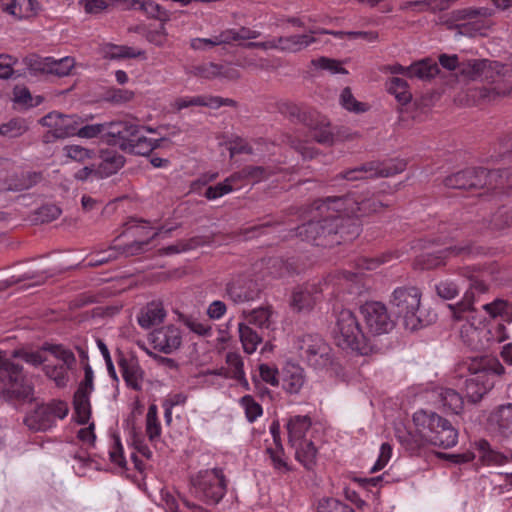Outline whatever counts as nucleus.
I'll use <instances>...</instances> for the list:
<instances>
[{
  "instance_id": "nucleus-1",
  "label": "nucleus",
  "mask_w": 512,
  "mask_h": 512,
  "mask_svg": "<svg viewBox=\"0 0 512 512\" xmlns=\"http://www.w3.org/2000/svg\"><path fill=\"white\" fill-rule=\"evenodd\" d=\"M379 195L348 194L322 199V237L325 245L350 241L359 235L356 217L369 215L388 207Z\"/></svg>"
},
{
  "instance_id": "nucleus-2",
  "label": "nucleus",
  "mask_w": 512,
  "mask_h": 512,
  "mask_svg": "<svg viewBox=\"0 0 512 512\" xmlns=\"http://www.w3.org/2000/svg\"><path fill=\"white\" fill-rule=\"evenodd\" d=\"M43 347L39 350L21 348L14 350L10 356L0 350V398L5 401L29 400L32 397V384L26 379L22 367L12 361L21 359L37 367L46 361Z\"/></svg>"
},
{
  "instance_id": "nucleus-3",
  "label": "nucleus",
  "mask_w": 512,
  "mask_h": 512,
  "mask_svg": "<svg viewBox=\"0 0 512 512\" xmlns=\"http://www.w3.org/2000/svg\"><path fill=\"white\" fill-rule=\"evenodd\" d=\"M109 142L120 147L123 151L148 155L160 146L162 138H148L146 133H156V129L140 126L131 121L114 122L109 126Z\"/></svg>"
},
{
  "instance_id": "nucleus-4",
  "label": "nucleus",
  "mask_w": 512,
  "mask_h": 512,
  "mask_svg": "<svg viewBox=\"0 0 512 512\" xmlns=\"http://www.w3.org/2000/svg\"><path fill=\"white\" fill-rule=\"evenodd\" d=\"M331 337L334 343L344 350L355 351L367 355L372 351L371 340L361 328L358 318L349 309H342L335 315L331 327Z\"/></svg>"
},
{
  "instance_id": "nucleus-5",
  "label": "nucleus",
  "mask_w": 512,
  "mask_h": 512,
  "mask_svg": "<svg viewBox=\"0 0 512 512\" xmlns=\"http://www.w3.org/2000/svg\"><path fill=\"white\" fill-rule=\"evenodd\" d=\"M413 422L420 436L431 445L448 449L458 442V431L451 422L433 411H416Z\"/></svg>"
},
{
  "instance_id": "nucleus-6",
  "label": "nucleus",
  "mask_w": 512,
  "mask_h": 512,
  "mask_svg": "<svg viewBox=\"0 0 512 512\" xmlns=\"http://www.w3.org/2000/svg\"><path fill=\"white\" fill-rule=\"evenodd\" d=\"M289 442L296 450L297 459L307 468L313 469L317 463V438L307 416L291 417L287 423Z\"/></svg>"
},
{
  "instance_id": "nucleus-7",
  "label": "nucleus",
  "mask_w": 512,
  "mask_h": 512,
  "mask_svg": "<svg viewBox=\"0 0 512 512\" xmlns=\"http://www.w3.org/2000/svg\"><path fill=\"white\" fill-rule=\"evenodd\" d=\"M505 373L504 366L496 358H483L479 367L465 381V393L469 401L479 402L495 385L494 377Z\"/></svg>"
},
{
  "instance_id": "nucleus-8",
  "label": "nucleus",
  "mask_w": 512,
  "mask_h": 512,
  "mask_svg": "<svg viewBox=\"0 0 512 512\" xmlns=\"http://www.w3.org/2000/svg\"><path fill=\"white\" fill-rule=\"evenodd\" d=\"M474 298L472 293H465L463 299L456 305H448L455 321H466L459 328L463 342L475 350L485 349L482 339L483 329L475 326Z\"/></svg>"
},
{
  "instance_id": "nucleus-9",
  "label": "nucleus",
  "mask_w": 512,
  "mask_h": 512,
  "mask_svg": "<svg viewBox=\"0 0 512 512\" xmlns=\"http://www.w3.org/2000/svg\"><path fill=\"white\" fill-rule=\"evenodd\" d=\"M420 301L421 293L415 287H399L392 294V308L403 319L405 327L411 331L422 325L419 316Z\"/></svg>"
},
{
  "instance_id": "nucleus-10",
  "label": "nucleus",
  "mask_w": 512,
  "mask_h": 512,
  "mask_svg": "<svg viewBox=\"0 0 512 512\" xmlns=\"http://www.w3.org/2000/svg\"><path fill=\"white\" fill-rule=\"evenodd\" d=\"M196 495L210 504L218 503L226 492V483L222 470L201 471L193 480Z\"/></svg>"
},
{
  "instance_id": "nucleus-11",
  "label": "nucleus",
  "mask_w": 512,
  "mask_h": 512,
  "mask_svg": "<svg viewBox=\"0 0 512 512\" xmlns=\"http://www.w3.org/2000/svg\"><path fill=\"white\" fill-rule=\"evenodd\" d=\"M360 312L366 325L365 333L369 338L388 333L393 328L388 310L380 302H366L361 306Z\"/></svg>"
},
{
  "instance_id": "nucleus-12",
  "label": "nucleus",
  "mask_w": 512,
  "mask_h": 512,
  "mask_svg": "<svg viewBox=\"0 0 512 512\" xmlns=\"http://www.w3.org/2000/svg\"><path fill=\"white\" fill-rule=\"evenodd\" d=\"M43 349L62 362L60 365L45 364L43 369L46 376L52 379L57 386H65L68 382V370L74 366L76 361L73 352L62 345L53 344H45Z\"/></svg>"
},
{
  "instance_id": "nucleus-13",
  "label": "nucleus",
  "mask_w": 512,
  "mask_h": 512,
  "mask_svg": "<svg viewBox=\"0 0 512 512\" xmlns=\"http://www.w3.org/2000/svg\"><path fill=\"white\" fill-rule=\"evenodd\" d=\"M403 169V163L396 165L392 162H369L341 173L340 177L348 181H355L370 177H390L401 172Z\"/></svg>"
},
{
  "instance_id": "nucleus-14",
  "label": "nucleus",
  "mask_w": 512,
  "mask_h": 512,
  "mask_svg": "<svg viewBox=\"0 0 512 512\" xmlns=\"http://www.w3.org/2000/svg\"><path fill=\"white\" fill-rule=\"evenodd\" d=\"M317 35L316 30H310L307 34L280 37L261 43H249V46L277 49L283 52H298L314 43L317 40Z\"/></svg>"
},
{
  "instance_id": "nucleus-15",
  "label": "nucleus",
  "mask_w": 512,
  "mask_h": 512,
  "mask_svg": "<svg viewBox=\"0 0 512 512\" xmlns=\"http://www.w3.org/2000/svg\"><path fill=\"white\" fill-rule=\"evenodd\" d=\"M153 348L164 354H171L182 344V332L175 325H166L154 330L149 335Z\"/></svg>"
},
{
  "instance_id": "nucleus-16",
  "label": "nucleus",
  "mask_w": 512,
  "mask_h": 512,
  "mask_svg": "<svg viewBox=\"0 0 512 512\" xmlns=\"http://www.w3.org/2000/svg\"><path fill=\"white\" fill-rule=\"evenodd\" d=\"M76 115H63L58 112H51L41 119V124L48 128V132L55 138L74 136L77 131Z\"/></svg>"
},
{
  "instance_id": "nucleus-17",
  "label": "nucleus",
  "mask_w": 512,
  "mask_h": 512,
  "mask_svg": "<svg viewBox=\"0 0 512 512\" xmlns=\"http://www.w3.org/2000/svg\"><path fill=\"white\" fill-rule=\"evenodd\" d=\"M494 172H487L484 168H471L453 175L448 176L444 183L448 188L453 189H470L483 185V178L490 175L494 176Z\"/></svg>"
},
{
  "instance_id": "nucleus-18",
  "label": "nucleus",
  "mask_w": 512,
  "mask_h": 512,
  "mask_svg": "<svg viewBox=\"0 0 512 512\" xmlns=\"http://www.w3.org/2000/svg\"><path fill=\"white\" fill-rule=\"evenodd\" d=\"M488 427L498 435L508 438L512 436V403H504L494 407L487 417Z\"/></svg>"
},
{
  "instance_id": "nucleus-19",
  "label": "nucleus",
  "mask_w": 512,
  "mask_h": 512,
  "mask_svg": "<svg viewBox=\"0 0 512 512\" xmlns=\"http://www.w3.org/2000/svg\"><path fill=\"white\" fill-rule=\"evenodd\" d=\"M499 64L486 59H470L460 63L459 74L468 80L490 79L494 71H499Z\"/></svg>"
},
{
  "instance_id": "nucleus-20",
  "label": "nucleus",
  "mask_w": 512,
  "mask_h": 512,
  "mask_svg": "<svg viewBox=\"0 0 512 512\" xmlns=\"http://www.w3.org/2000/svg\"><path fill=\"white\" fill-rule=\"evenodd\" d=\"M192 73L205 80L223 79L230 81L240 76L239 70L232 64L204 63L194 67Z\"/></svg>"
},
{
  "instance_id": "nucleus-21",
  "label": "nucleus",
  "mask_w": 512,
  "mask_h": 512,
  "mask_svg": "<svg viewBox=\"0 0 512 512\" xmlns=\"http://www.w3.org/2000/svg\"><path fill=\"white\" fill-rule=\"evenodd\" d=\"M123 165L124 158L122 155L111 149L103 150L100 154V163L95 170V177H109L121 169Z\"/></svg>"
},
{
  "instance_id": "nucleus-22",
  "label": "nucleus",
  "mask_w": 512,
  "mask_h": 512,
  "mask_svg": "<svg viewBox=\"0 0 512 512\" xmlns=\"http://www.w3.org/2000/svg\"><path fill=\"white\" fill-rule=\"evenodd\" d=\"M165 317L166 311L163 304L159 301H152L140 310L137 315V322L140 327L149 329L163 322Z\"/></svg>"
},
{
  "instance_id": "nucleus-23",
  "label": "nucleus",
  "mask_w": 512,
  "mask_h": 512,
  "mask_svg": "<svg viewBox=\"0 0 512 512\" xmlns=\"http://www.w3.org/2000/svg\"><path fill=\"white\" fill-rule=\"evenodd\" d=\"M123 9L125 10H141L148 17L159 20L160 22H167L169 14L159 4L150 0H121Z\"/></svg>"
},
{
  "instance_id": "nucleus-24",
  "label": "nucleus",
  "mask_w": 512,
  "mask_h": 512,
  "mask_svg": "<svg viewBox=\"0 0 512 512\" xmlns=\"http://www.w3.org/2000/svg\"><path fill=\"white\" fill-rule=\"evenodd\" d=\"M232 103L229 99H222L216 96H186L178 98L175 101V108L178 110H182L188 108L190 106H205L211 109H217L222 105H228Z\"/></svg>"
},
{
  "instance_id": "nucleus-25",
  "label": "nucleus",
  "mask_w": 512,
  "mask_h": 512,
  "mask_svg": "<svg viewBox=\"0 0 512 512\" xmlns=\"http://www.w3.org/2000/svg\"><path fill=\"white\" fill-rule=\"evenodd\" d=\"M74 65V58L69 56L58 60L52 57H46L38 61L35 69L45 73L55 74L57 76H66L70 73Z\"/></svg>"
},
{
  "instance_id": "nucleus-26",
  "label": "nucleus",
  "mask_w": 512,
  "mask_h": 512,
  "mask_svg": "<svg viewBox=\"0 0 512 512\" xmlns=\"http://www.w3.org/2000/svg\"><path fill=\"white\" fill-rule=\"evenodd\" d=\"M466 251V247L447 246L436 252L422 254L418 258L417 264L420 265L422 269H432L441 265L448 255H460Z\"/></svg>"
},
{
  "instance_id": "nucleus-27",
  "label": "nucleus",
  "mask_w": 512,
  "mask_h": 512,
  "mask_svg": "<svg viewBox=\"0 0 512 512\" xmlns=\"http://www.w3.org/2000/svg\"><path fill=\"white\" fill-rule=\"evenodd\" d=\"M246 177L244 173H234L230 177L226 178L223 182L218 183L214 186H209L204 195L208 200L218 199L230 192L241 188L242 184L240 181Z\"/></svg>"
},
{
  "instance_id": "nucleus-28",
  "label": "nucleus",
  "mask_w": 512,
  "mask_h": 512,
  "mask_svg": "<svg viewBox=\"0 0 512 512\" xmlns=\"http://www.w3.org/2000/svg\"><path fill=\"white\" fill-rule=\"evenodd\" d=\"M49 413L50 410L46 404L39 405L25 417L24 422L31 430L46 431L54 426Z\"/></svg>"
},
{
  "instance_id": "nucleus-29",
  "label": "nucleus",
  "mask_w": 512,
  "mask_h": 512,
  "mask_svg": "<svg viewBox=\"0 0 512 512\" xmlns=\"http://www.w3.org/2000/svg\"><path fill=\"white\" fill-rule=\"evenodd\" d=\"M305 376L303 369L293 363H287L283 369V387L289 393H298L303 387Z\"/></svg>"
},
{
  "instance_id": "nucleus-30",
  "label": "nucleus",
  "mask_w": 512,
  "mask_h": 512,
  "mask_svg": "<svg viewBox=\"0 0 512 512\" xmlns=\"http://www.w3.org/2000/svg\"><path fill=\"white\" fill-rule=\"evenodd\" d=\"M39 9L35 0H11L5 5L4 10L17 19L30 18Z\"/></svg>"
},
{
  "instance_id": "nucleus-31",
  "label": "nucleus",
  "mask_w": 512,
  "mask_h": 512,
  "mask_svg": "<svg viewBox=\"0 0 512 512\" xmlns=\"http://www.w3.org/2000/svg\"><path fill=\"white\" fill-rule=\"evenodd\" d=\"M101 54L108 59H126L142 57L145 55V52L126 45L107 43L101 47Z\"/></svg>"
},
{
  "instance_id": "nucleus-32",
  "label": "nucleus",
  "mask_w": 512,
  "mask_h": 512,
  "mask_svg": "<svg viewBox=\"0 0 512 512\" xmlns=\"http://www.w3.org/2000/svg\"><path fill=\"white\" fill-rule=\"evenodd\" d=\"M437 395L443 408L451 413L459 414L463 410L464 401L462 396L451 388H439Z\"/></svg>"
},
{
  "instance_id": "nucleus-33",
  "label": "nucleus",
  "mask_w": 512,
  "mask_h": 512,
  "mask_svg": "<svg viewBox=\"0 0 512 512\" xmlns=\"http://www.w3.org/2000/svg\"><path fill=\"white\" fill-rule=\"evenodd\" d=\"M145 431L151 443L156 444L160 440L162 427L158 419V409L155 404L150 405L148 408L145 420Z\"/></svg>"
},
{
  "instance_id": "nucleus-34",
  "label": "nucleus",
  "mask_w": 512,
  "mask_h": 512,
  "mask_svg": "<svg viewBox=\"0 0 512 512\" xmlns=\"http://www.w3.org/2000/svg\"><path fill=\"white\" fill-rule=\"evenodd\" d=\"M386 85L387 91L394 95L399 104L406 105L411 101L412 94L409 91L408 83L404 79L392 77Z\"/></svg>"
},
{
  "instance_id": "nucleus-35",
  "label": "nucleus",
  "mask_w": 512,
  "mask_h": 512,
  "mask_svg": "<svg viewBox=\"0 0 512 512\" xmlns=\"http://www.w3.org/2000/svg\"><path fill=\"white\" fill-rule=\"evenodd\" d=\"M238 331L244 352L253 354L262 341L261 337L245 323H239Z\"/></svg>"
},
{
  "instance_id": "nucleus-36",
  "label": "nucleus",
  "mask_w": 512,
  "mask_h": 512,
  "mask_svg": "<svg viewBox=\"0 0 512 512\" xmlns=\"http://www.w3.org/2000/svg\"><path fill=\"white\" fill-rule=\"evenodd\" d=\"M479 457L486 465L500 466L508 462V457L491 449L490 444L485 440L478 442Z\"/></svg>"
},
{
  "instance_id": "nucleus-37",
  "label": "nucleus",
  "mask_w": 512,
  "mask_h": 512,
  "mask_svg": "<svg viewBox=\"0 0 512 512\" xmlns=\"http://www.w3.org/2000/svg\"><path fill=\"white\" fill-rule=\"evenodd\" d=\"M439 72L437 63L430 59H423L410 65V77L429 79Z\"/></svg>"
},
{
  "instance_id": "nucleus-38",
  "label": "nucleus",
  "mask_w": 512,
  "mask_h": 512,
  "mask_svg": "<svg viewBox=\"0 0 512 512\" xmlns=\"http://www.w3.org/2000/svg\"><path fill=\"white\" fill-rule=\"evenodd\" d=\"M89 395L76 392L74 395L75 418L79 424L88 423L91 416Z\"/></svg>"
},
{
  "instance_id": "nucleus-39",
  "label": "nucleus",
  "mask_w": 512,
  "mask_h": 512,
  "mask_svg": "<svg viewBox=\"0 0 512 512\" xmlns=\"http://www.w3.org/2000/svg\"><path fill=\"white\" fill-rule=\"evenodd\" d=\"M227 369H220L215 374L224 376L225 378L235 379L242 374L244 371V364L240 355L236 353H229L226 357Z\"/></svg>"
},
{
  "instance_id": "nucleus-40",
  "label": "nucleus",
  "mask_w": 512,
  "mask_h": 512,
  "mask_svg": "<svg viewBox=\"0 0 512 512\" xmlns=\"http://www.w3.org/2000/svg\"><path fill=\"white\" fill-rule=\"evenodd\" d=\"M272 310L268 307H261L252 310L245 317L249 324H253L259 328L269 329L272 324Z\"/></svg>"
},
{
  "instance_id": "nucleus-41",
  "label": "nucleus",
  "mask_w": 512,
  "mask_h": 512,
  "mask_svg": "<svg viewBox=\"0 0 512 512\" xmlns=\"http://www.w3.org/2000/svg\"><path fill=\"white\" fill-rule=\"evenodd\" d=\"M482 339L485 343V349L493 344H499L509 338L508 331L504 324H496L489 329H483Z\"/></svg>"
},
{
  "instance_id": "nucleus-42",
  "label": "nucleus",
  "mask_w": 512,
  "mask_h": 512,
  "mask_svg": "<svg viewBox=\"0 0 512 512\" xmlns=\"http://www.w3.org/2000/svg\"><path fill=\"white\" fill-rule=\"evenodd\" d=\"M239 405L244 410L245 417L249 423L255 422L263 415V408L251 395H245L239 400Z\"/></svg>"
},
{
  "instance_id": "nucleus-43",
  "label": "nucleus",
  "mask_w": 512,
  "mask_h": 512,
  "mask_svg": "<svg viewBox=\"0 0 512 512\" xmlns=\"http://www.w3.org/2000/svg\"><path fill=\"white\" fill-rule=\"evenodd\" d=\"M223 43L229 44L233 41L256 39L260 33L250 28L241 27L238 29H226L221 32Z\"/></svg>"
},
{
  "instance_id": "nucleus-44",
  "label": "nucleus",
  "mask_w": 512,
  "mask_h": 512,
  "mask_svg": "<svg viewBox=\"0 0 512 512\" xmlns=\"http://www.w3.org/2000/svg\"><path fill=\"white\" fill-rule=\"evenodd\" d=\"M28 129V123L25 119L14 118L0 125V135L8 138H16L23 135Z\"/></svg>"
},
{
  "instance_id": "nucleus-45",
  "label": "nucleus",
  "mask_w": 512,
  "mask_h": 512,
  "mask_svg": "<svg viewBox=\"0 0 512 512\" xmlns=\"http://www.w3.org/2000/svg\"><path fill=\"white\" fill-rule=\"evenodd\" d=\"M267 453L274 469L279 473H286L290 470L287 457L281 444H275L274 447L267 448Z\"/></svg>"
},
{
  "instance_id": "nucleus-46",
  "label": "nucleus",
  "mask_w": 512,
  "mask_h": 512,
  "mask_svg": "<svg viewBox=\"0 0 512 512\" xmlns=\"http://www.w3.org/2000/svg\"><path fill=\"white\" fill-rule=\"evenodd\" d=\"M341 106L347 111L354 113H363L368 110L366 103L358 101L352 94L351 89L346 87L342 90L339 98Z\"/></svg>"
},
{
  "instance_id": "nucleus-47",
  "label": "nucleus",
  "mask_w": 512,
  "mask_h": 512,
  "mask_svg": "<svg viewBox=\"0 0 512 512\" xmlns=\"http://www.w3.org/2000/svg\"><path fill=\"white\" fill-rule=\"evenodd\" d=\"M128 231H129V233H131L132 235H135V236L144 235V238L135 241L134 245L137 246L135 248V250L140 249L143 244H145L149 239L154 238L158 234L154 229L147 228L144 224L131 226L128 228ZM133 251H134V248L130 247L127 249L124 248L121 253L129 254V253H132Z\"/></svg>"
},
{
  "instance_id": "nucleus-48",
  "label": "nucleus",
  "mask_w": 512,
  "mask_h": 512,
  "mask_svg": "<svg viewBox=\"0 0 512 512\" xmlns=\"http://www.w3.org/2000/svg\"><path fill=\"white\" fill-rule=\"evenodd\" d=\"M13 95L14 103L21 108L35 107L43 101L41 96L32 97L26 87H15Z\"/></svg>"
},
{
  "instance_id": "nucleus-49",
  "label": "nucleus",
  "mask_w": 512,
  "mask_h": 512,
  "mask_svg": "<svg viewBox=\"0 0 512 512\" xmlns=\"http://www.w3.org/2000/svg\"><path fill=\"white\" fill-rule=\"evenodd\" d=\"M511 92L510 86H505L503 88L493 87L487 88L482 87L474 91V97H477L478 101L482 102H493L500 97H504Z\"/></svg>"
},
{
  "instance_id": "nucleus-50",
  "label": "nucleus",
  "mask_w": 512,
  "mask_h": 512,
  "mask_svg": "<svg viewBox=\"0 0 512 512\" xmlns=\"http://www.w3.org/2000/svg\"><path fill=\"white\" fill-rule=\"evenodd\" d=\"M90 124L82 126V119L79 117V120L77 121V131L76 134L80 138H94L98 136L99 134L105 133L109 136V126L112 124Z\"/></svg>"
},
{
  "instance_id": "nucleus-51",
  "label": "nucleus",
  "mask_w": 512,
  "mask_h": 512,
  "mask_svg": "<svg viewBox=\"0 0 512 512\" xmlns=\"http://www.w3.org/2000/svg\"><path fill=\"white\" fill-rule=\"evenodd\" d=\"M128 443L132 446L138 453L146 458L152 457V451L148 447L145 437L143 436L140 430H137L135 427H132L129 431Z\"/></svg>"
},
{
  "instance_id": "nucleus-52",
  "label": "nucleus",
  "mask_w": 512,
  "mask_h": 512,
  "mask_svg": "<svg viewBox=\"0 0 512 512\" xmlns=\"http://www.w3.org/2000/svg\"><path fill=\"white\" fill-rule=\"evenodd\" d=\"M108 453L110 461L114 465L121 469L125 468L127 462L124 456V450L119 436H112Z\"/></svg>"
},
{
  "instance_id": "nucleus-53",
  "label": "nucleus",
  "mask_w": 512,
  "mask_h": 512,
  "mask_svg": "<svg viewBox=\"0 0 512 512\" xmlns=\"http://www.w3.org/2000/svg\"><path fill=\"white\" fill-rule=\"evenodd\" d=\"M122 374L128 386L135 390L142 387V372L137 365H125L122 367Z\"/></svg>"
},
{
  "instance_id": "nucleus-54",
  "label": "nucleus",
  "mask_w": 512,
  "mask_h": 512,
  "mask_svg": "<svg viewBox=\"0 0 512 512\" xmlns=\"http://www.w3.org/2000/svg\"><path fill=\"white\" fill-rule=\"evenodd\" d=\"M63 154L66 158L76 162H84L87 159H91L93 156L92 151L80 145L65 146L63 148Z\"/></svg>"
},
{
  "instance_id": "nucleus-55",
  "label": "nucleus",
  "mask_w": 512,
  "mask_h": 512,
  "mask_svg": "<svg viewBox=\"0 0 512 512\" xmlns=\"http://www.w3.org/2000/svg\"><path fill=\"white\" fill-rule=\"evenodd\" d=\"M84 10L88 14H98L104 11L109 5H117L123 8L121 0H82Z\"/></svg>"
},
{
  "instance_id": "nucleus-56",
  "label": "nucleus",
  "mask_w": 512,
  "mask_h": 512,
  "mask_svg": "<svg viewBox=\"0 0 512 512\" xmlns=\"http://www.w3.org/2000/svg\"><path fill=\"white\" fill-rule=\"evenodd\" d=\"M319 222L310 221L297 229V235H299L302 240L310 242L314 245H317V239L319 236Z\"/></svg>"
},
{
  "instance_id": "nucleus-57",
  "label": "nucleus",
  "mask_w": 512,
  "mask_h": 512,
  "mask_svg": "<svg viewBox=\"0 0 512 512\" xmlns=\"http://www.w3.org/2000/svg\"><path fill=\"white\" fill-rule=\"evenodd\" d=\"M222 44L224 43L221 33L214 35L210 38H193L190 41V46L194 50H207L214 46Z\"/></svg>"
},
{
  "instance_id": "nucleus-58",
  "label": "nucleus",
  "mask_w": 512,
  "mask_h": 512,
  "mask_svg": "<svg viewBox=\"0 0 512 512\" xmlns=\"http://www.w3.org/2000/svg\"><path fill=\"white\" fill-rule=\"evenodd\" d=\"M313 342L314 341H313L311 336H306L303 339V344L301 346V349L306 354L307 360L311 364L317 365L318 364V353H319V350H320V345H319L317 340L315 341V343H313Z\"/></svg>"
},
{
  "instance_id": "nucleus-59",
  "label": "nucleus",
  "mask_w": 512,
  "mask_h": 512,
  "mask_svg": "<svg viewBox=\"0 0 512 512\" xmlns=\"http://www.w3.org/2000/svg\"><path fill=\"white\" fill-rule=\"evenodd\" d=\"M493 229H504L512 225V211L507 209L498 210L491 219Z\"/></svg>"
},
{
  "instance_id": "nucleus-60",
  "label": "nucleus",
  "mask_w": 512,
  "mask_h": 512,
  "mask_svg": "<svg viewBox=\"0 0 512 512\" xmlns=\"http://www.w3.org/2000/svg\"><path fill=\"white\" fill-rule=\"evenodd\" d=\"M437 294L446 300L453 299L459 293L458 286L450 280H444L436 285Z\"/></svg>"
},
{
  "instance_id": "nucleus-61",
  "label": "nucleus",
  "mask_w": 512,
  "mask_h": 512,
  "mask_svg": "<svg viewBox=\"0 0 512 512\" xmlns=\"http://www.w3.org/2000/svg\"><path fill=\"white\" fill-rule=\"evenodd\" d=\"M183 323L190 331L200 336L208 335L211 331V327L208 323L193 317H185Z\"/></svg>"
},
{
  "instance_id": "nucleus-62",
  "label": "nucleus",
  "mask_w": 512,
  "mask_h": 512,
  "mask_svg": "<svg viewBox=\"0 0 512 512\" xmlns=\"http://www.w3.org/2000/svg\"><path fill=\"white\" fill-rule=\"evenodd\" d=\"M146 39L156 46H163L167 40L165 22H161L155 29H150L146 34Z\"/></svg>"
},
{
  "instance_id": "nucleus-63",
  "label": "nucleus",
  "mask_w": 512,
  "mask_h": 512,
  "mask_svg": "<svg viewBox=\"0 0 512 512\" xmlns=\"http://www.w3.org/2000/svg\"><path fill=\"white\" fill-rule=\"evenodd\" d=\"M107 100L116 104H122L131 101L134 98V92L128 89H111L107 93Z\"/></svg>"
},
{
  "instance_id": "nucleus-64",
  "label": "nucleus",
  "mask_w": 512,
  "mask_h": 512,
  "mask_svg": "<svg viewBox=\"0 0 512 512\" xmlns=\"http://www.w3.org/2000/svg\"><path fill=\"white\" fill-rule=\"evenodd\" d=\"M322 512H355V510L338 500L327 499L322 503Z\"/></svg>"
}]
</instances>
